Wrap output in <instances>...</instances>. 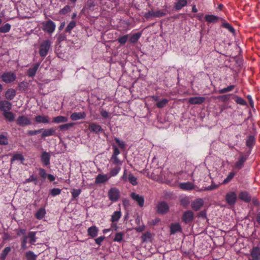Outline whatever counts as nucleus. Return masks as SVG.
<instances>
[{
  "mask_svg": "<svg viewBox=\"0 0 260 260\" xmlns=\"http://www.w3.org/2000/svg\"><path fill=\"white\" fill-rule=\"evenodd\" d=\"M51 42L49 40H47L42 42L40 45L39 54L41 56L45 57L48 54L50 48Z\"/></svg>",
  "mask_w": 260,
  "mask_h": 260,
  "instance_id": "obj_1",
  "label": "nucleus"
},
{
  "mask_svg": "<svg viewBox=\"0 0 260 260\" xmlns=\"http://www.w3.org/2000/svg\"><path fill=\"white\" fill-rule=\"evenodd\" d=\"M109 200L113 202H117L120 196L119 190L116 187H111L108 192Z\"/></svg>",
  "mask_w": 260,
  "mask_h": 260,
  "instance_id": "obj_2",
  "label": "nucleus"
},
{
  "mask_svg": "<svg viewBox=\"0 0 260 260\" xmlns=\"http://www.w3.org/2000/svg\"><path fill=\"white\" fill-rule=\"evenodd\" d=\"M43 29L49 34H52L55 30V24L51 20L43 22Z\"/></svg>",
  "mask_w": 260,
  "mask_h": 260,
  "instance_id": "obj_3",
  "label": "nucleus"
},
{
  "mask_svg": "<svg viewBox=\"0 0 260 260\" xmlns=\"http://www.w3.org/2000/svg\"><path fill=\"white\" fill-rule=\"evenodd\" d=\"M2 80L6 83H9L15 80L16 76L15 73L11 72H5L1 76Z\"/></svg>",
  "mask_w": 260,
  "mask_h": 260,
  "instance_id": "obj_4",
  "label": "nucleus"
},
{
  "mask_svg": "<svg viewBox=\"0 0 260 260\" xmlns=\"http://www.w3.org/2000/svg\"><path fill=\"white\" fill-rule=\"evenodd\" d=\"M247 159V157L246 155L241 154L238 160L233 166L234 169L238 171L241 169L244 166V162L246 161Z\"/></svg>",
  "mask_w": 260,
  "mask_h": 260,
  "instance_id": "obj_5",
  "label": "nucleus"
},
{
  "mask_svg": "<svg viewBox=\"0 0 260 260\" xmlns=\"http://www.w3.org/2000/svg\"><path fill=\"white\" fill-rule=\"evenodd\" d=\"M237 194L233 191L228 192L225 196V200L229 205H234L237 200Z\"/></svg>",
  "mask_w": 260,
  "mask_h": 260,
  "instance_id": "obj_6",
  "label": "nucleus"
},
{
  "mask_svg": "<svg viewBox=\"0 0 260 260\" xmlns=\"http://www.w3.org/2000/svg\"><path fill=\"white\" fill-rule=\"evenodd\" d=\"M131 197L136 202L139 206L141 207H143L144 204V198L143 196H140L135 192L131 193Z\"/></svg>",
  "mask_w": 260,
  "mask_h": 260,
  "instance_id": "obj_7",
  "label": "nucleus"
},
{
  "mask_svg": "<svg viewBox=\"0 0 260 260\" xmlns=\"http://www.w3.org/2000/svg\"><path fill=\"white\" fill-rule=\"evenodd\" d=\"M110 178L109 174H99L95 178V183L96 184L104 183L109 180Z\"/></svg>",
  "mask_w": 260,
  "mask_h": 260,
  "instance_id": "obj_8",
  "label": "nucleus"
},
{
  "mask_svg": "<svg viewBox=\"0 0 260 260\" xmlns=\"http://www.w3.org/2000/svg\"><path fill=\"white\" fill-rule=\"evenodd\" d=\"M194 214L191 211L185 212L182 216V220L186 223H189L193 219Z\"/></svg>",
  "mask_w": 260,
  "mask_h": 260,
  "instance_id": "obj_9",
  "label": "nucleus"
},
{
  "mask_svg": "<svg viewBox=\"0 0 260 260\" xmlns=\"http://www.w3.org/2000/svg\"><path fill=\"white\" fill-rule=\"evenodd\" d=\"M88 129L91 132H93L95 134H99L104 131L103 129L102 128V126L95 123H90L89 125Z\"/></svg>",
  "mask_w": 260,
  "mask_h": 260,
  "instance_id": "obj_10",
  "label": "nucleus"
},
{
  "mask_svg": "<svg viewBox=\"0 0 260 260\" xmlns=\"http://www.w3.org/2000/svg\"><path fill=\"white\" fill-rule=\"evenodd\" d=\"M86 114L84 112H74L71 116L70 118L73 121H76L85 118Z\"/></svg>",
  "mask_w": 260,
  "mask_h": 260,
  "instance_id": "obj_11",
  "label": "nucleus"
},
{
  "mask_svg": "<svg viewBox=\"0 0 260 260\" xmlns=\"http://www.w3.org/2000/svg\"><path fill=\"white\" fill-rule=\"evenodd\" d=\"M250 255L252 259H260V248L258 246L253 247L250 251Z\"/></svg>",
  "mask_w": 260,
  "mask_h": 260,
  "instance_id": "obj_12",
  "label": "nucleus"
},
{
  "mask_svg": "<svg viewBox=\"0 0 260 260\" xmlns=\"http://www.w3.org/2000/svg\"><path fill=\"white\" fill-rule=\"evenodd\" d=\"M17 123L20 126H25L30 124L31 122L29 118L25 116H19L17 119Z\"/></svg>",
  "mask_w": 260,
  "mask_h": 260,
  "instance_id": "obj_13",
  "label": "nucleus"
},
{
  "mask_svg": "<svg viewBox=\"0 0 260 260\" xmlns=\"http://www.w3.org/2000/svg\"><path fill=\"white\" fill-rule=\"evenodd\" d=\"M205 98L203 96H194L189 99L188 103L192 105L201 104L204 102Z\"/></svg>",
  "mask_w": 260,
  "mask_h": 260,
  "instance_id": "obj_14",
  "label": "nucleus"
},
{
  "mask_svg": "<svg viewBox=\"0 0 260 260\" xmlns=\"http://www.w3.org/2000/svg\"><path fill=\"white\" fill-rule=\"evenodd\" d=\"M203 204L204 202L202 199H198L192 203L191 208L194 211H198L203 206Z\"/></svg>",
  "mask_w": 260,
  "mask_h": 260,
  "instance_id": "obj_15",
  "label": "nucleus"
},
{
  "mask_svg": "<svg viewBox=\"0 0 260 260\" xmlns=\"http://www.w3.org/2000/svg\"><path fill=\"white\" fill-rule=\"evenodd\" d=\"M157 208L159 213L164 214L168 211L169 207L167 203L162 202L158 204Z\"/></svg>",
  "mask_w": 260,
  "mask_h": 260,
  "instance_id": "obj_16",
  "label": "nucleus"
},
{
  "mask_svg": "<svg viewBox=\"0 0 260 260\" xmlns=\"http://www.w3.org/2000/svg\"><path fill=\"white\" fill-rule=\"evenodd\" d=\"M50 155L47 152L44 151L41 156V160L43 165L47 166L50 164Z\"/></svg>",
  "mask_w": 260,
  "mask_h": 260,
  "instance_id": "obj_17",
  "label": "nucleus"
},
{
  "mask_svg": "<svg viewBox=\"0 0 260 260\" xmlns=\"http://www.w3.org/2000/svg\"><path fill=\"white\" fill-rule=\"evenodd\" d=\"M170 234L171 235L175 234L177 232H182V228L180 224L178 223H173L170 226Z\"/></svg>",
  "mask_w": 260,
  "mask_h": 260,
  "instance_id": "obj_18",
  "label": "nucleus"
},
{
  "mask_svg": "<svg viewBox=\"0 0 260 260\" xmlns=\"http://www.w3.org/2000/svg\"><path fill=\"white\" fill-rule=\"evenodd\" d=\"M12 108V105L10 102L7 101H3L0 102V110L5 112L9 111Z\"/></svg>",
  "mask_w": 260,
  "mask_h": 260,
  "instance_id": "obj_19",
  "label": "nucleus"
},
{
  "mask_svg": "<svg viewBox=\"0 0 260 260\" xmlns=\"http://www.w3.org/2000/svg\"><path fill=\"white\" fill-rule=\"evenodd\" d=\"M111 168H110V172L109 173V176L111 177L116 176L120 171L121 167L117 165H111Z\"/></svg>",
  "mask_w": 260,
  "mask_h": 260,
  "instance_id": "obj_20",
  "label": "nucleus"
},
{
  "mask_svg": "<svg viewBox=\"0 0 260 260\" xmlns=\"http://www.w3.org/2000/svg\"><path fill=\"white\" fill-rule=\"evenodd\" d=\"M179 187L183 190H189L193 188L194 184L193 183L190 182L181 183L179 184Z\"/></svg>",
  "mask_w": 260,
  "mask_h": 260,
  "instance_id": "obj_21",
  "label": "nucleus"
},
{
  "mask_svg": "<svg viewBox=\"0 0 260 260\" xmlns=\"http://www.w3.org/2000/svg\"><path fill=\"white\" fill-rule=\"evenodd\" d=\"M40 66V63H37L34 64L31 68H30L27 71V75L31 77L35 76L37 70Z\"/></svg>",
  "mask_w": 260,
  "mask_h": 260,
  "instance_id": "obj_22",
  "label": "nucleus"
},
{
  "mask_svg": "<svg viewBox=\"0 0 260 260\" xmlns=\"http://www.w3.org/2000/svg\"><path fill=\"white\" fill-rule=\"evenodd\" d=\"M98 232V228L95 225L90 226L87 230L88 235L91 237H96Z\"/></svg>",
  "mask_w": 260,
  "mask_h": 260,
  "instance_id": "obj_23",
  "label": "nucleus"
},
{
  "mask_svg": "<svg viewBox=\"0 0 260 260\" xmlns=\"http://www.w3.org/2000/svg\"><path fill=\"white\" fill-rule=\"evenodd\" d=\"M36 121L39 123H48L50 122L48 116L39 115L35 118Z\"/></svg>",
  "mask_w": 260,
  "mask_h": 260,
  "instance_id": "obj_24",
  "label": "nucleus"
},
{
  "mask_svg": "<svg viewBox=\"0 0 260 260\" xmlns=\"http://www.w3.org/2000/svg\"><path fill=\"white\" fill-rule=\"evenodd\" d=\"M42 131L43 132L42 134V137L51 136L54 135L55 133V130L53 128L45 129H43Z\"/></svg>",
  "mask_w": 260,
  "mask_h": 260,
  "instance_id": "obj_25",
  "label": "nucleus"
},
{
  "mask_svg": "<svg viewBox=\"0 0 260 260\" xmlns=\"http://www.w3.org/2000/svg\"><path fill=\"white\" fill-rule=\"evenodd\" d=\"M239 198L246 202H249L251 200V197L246 191H242L239 195Z\"/></svg>",
  "mask_w": 260,
  "mask_h": 260,
  "instance_id": "obj_26",
  "label": "nucleus"
},
{
  "mask_svg": "<svg viewBox=\"0 0 260 260\" xmlns=\"http://www.w3.org/2000/svg\"><path fill=\"white\" fill-rule=\"evenodd\" d=\"M68 118L67 117L63 116H58L55 117L52 119V122L55 123H60L66 122L68 121Z\"/></svg>",
  "mask_w": 260,
  "mask_h": 260,
  "instance_id": "obj_27",
  "label": "nucleus"
},
{
  "mask_svg": "<svg viewBox=\"0 0 260 260\" xmlns=\"http://www.w3.org/2000/svg\"><path fill=\"white\" fill-rule=\"evenodd\" d=\"M16 95V91L14 89H9L5 93L6 98L8 100H12Z\"/></svg>",
  "mask_w": 260,
  "mask_h": 260,
  "instance_id": "obj_28",
  "label": "nucleus"
},
{
  "mask_svg": "<svg viewBox=\"0 0 260 260\" xmlns=\"http://www.w3.org/2000/svg\"><path fill=\"white\" fill-rule=\"evenodd\" d=\"M187 0H178L175 5V8L177 10H181L183 7L186 6Z\"/></svg>",
  "mask_w": 260,
  "mask_h": 260,
  "instance_id": "obj_29",
  "label": "nucleus"
},
{
  "mask_svg": "<svg viewBox=\"0 0 260 260\" xmlns=\"http://www.w3.org/2000/svg\"><path fill=\"white\" fill-rule=\"evenodd\" d=\"M111 165H117L121 167L123 161L120 160L118 156H111L110 159Z\"/></svg>",
  "mask_w": 260,
  "mask_h": 260,
  "instance_id": "obj_30",
  "label": "nucleus"
},
{
  "mask_svg": "<svg viewBox=\"0 0 260 260\" xmlns=\"http://www.w3.org/2000/svg\"><path fill=\"white\" fill-rule=\"evenodd\" d=\"M46 214V210L45 208H41L39 209L35 214V217L38 219H42Z\"/></svg>",
  "mask_w": 260,
  "mask_h": 260,
  "instance_id": "obj_31",
  "label": "nucleus"
},
{
  "mask_svg": "<svg viewBox=\"0 0 260 260\" xmlns=\"http://www.w3.org/2000/svg\"><path fill=\"white\" fill-rule=\"evenodd\" d=\"M121 216L120 211H115L111 216V220L112 222H117L119 220Z\"/></svg>",
  "mask_w": 260,
  "mask_h": 260,
  "instance_id": "obj_32",
  "label": "nucleus"
},
{
  "mask_svg": "<svg viewBox=\"0 0 260 260\" xmlns=\"http://www.w3.org/2000/svg\"><path fill=\"white\" fill-rule=\"evenodd\" d=\"M141 239L143 242L151 241L152 239V234L149 232H145L142 235Z\"/></svg>",
  "mask_w": 260,
  "mask_h": 260,
  "instance_id": "obj_33",
  "label": "nucleus"
},
{
  "mask_svg": "<svg viewBox=\"0 0 260 260\" xmlns=\"http://www.w3.org/2000/svg\"><path fill=\"white\" fill-rule=\"evenodd\" d=\"M15 160H20L22 162L24 160V156L20 153L14 154L11 159V163H13Z\"/></svg>",
  "mask_w": 260,
  "mask_h": 260,
  "instance_id": "obj_34",
  "label": "nucleus"
},
{
  "mask_svg": "<svg viewBox=\"0 0 260 260\" xmlns=\"http://www.w3.org/2000/svg\"><path fill=\"white\" fill-rule=\"evenodd\" d=\"M11 250V248L10 247H7L4 248L2 252L0 253V258L4 260L5 259L8 254Z\"/></svg>",
  "mask_w": 260,
  "mask_h": 260,
  "instance_id": "obj_35",
  "label": "nucleus"
},
{
  "mask_svg": "<svg viewBox=\"0 0 260 260\" xmlns=\"http://www.w3.org/2000/svg\"><path fill=\"white\" fill-rule=\"evenodd\" d=\"M205 20L208 22H215L218 20V17L213 15H206L205 16Z\"/></svg>",
  "mask_w": 260,
  "mask_h": 260,
  "instance_id": "obj_36",
  "label": "nucleus"
},
{
  "mask_svg": "<svg viewBox=\"0 0 260 260\" xmlns=\"http://www.w3.org/2000/svg\"><path fill=\"white\" fill-rule=\"evenodd\" d=\"M4 116L6 118V119L9 121H13L14 119V115L11 112L5 111L4 112Z\"/></svg>",
  "mask_w": 260,
  "mask_h": 260,
  "instance_id": "obj_37",
  "label": "nucleus"
},
{
  "mask_svg": "<svg viewBox=\"0 0 260 260\" xmlns=\"http://www.w3.org/2000/svg\"><path fill=\"white\" fill-rule=\"evenodd\" d=\"M74 125V123L71 122L64 124H61L59 126V128L61 131H67L71 127H73Z\"/></svg>",
  "mask_w": 260,
  "mask_h": 260,
  "instance_id": "obj_38",
  "label": "nucleus"
},
{
  "mask_svg": "<svg viewBox=\"0 0 260 260\" xmlns=\"http://www.w3.org/2000/svg\"><path fill=\"white\" fill-rule=\"evenodd\" d=\"M25 256L27 260H36L37 257V255L31 251L26 252Z\"/></svg>",
  "mask_w": 260,
  "mask_h": 260,
  "instance_id": "obj_39",
  "label": "nucleus"
},
{
  "mask_svg": "<svg viewBox=\"0 0 260 260\" xmlns=\"http://www.w3.org/2000/svg\"><path fill=\"white\" fill-rule=\"evenodd\" d=\"M11 26L9 23H6L0 27V32L6 33L10 31Z\"/></svg>",
  "mask_w": 260,
  "mask_h": 260,
  "instance_id": "obj_40",
  "label": "nucleus"
},
{
  "mask_svg": "<svg viewBox=\"0 0 260 260\" xmlns=\"http://www.w3.org/2000/svg\"><path fill=\"white\" fill-rule=\"evenodd\" d=\"M169 102V101L166 99H163L161 100L158 101L156 105L157 108H162L164 107Z\"/></svg>",
  "mask_w": 260,
  "mask_h": 260,
  "instance_id": "obj_41",
  "label": "nucleus"
},
{
  "mask_svg": "<svg viewBox=\"0 0 260 260\" xmlns=\"http://www.w3.org/2000/svg\"><path fill=\"white\" fill-rule=\"evenodd\" d=\"M76 22L73 20L71 21L69 24L68 25L66 28V31L67 32L70 33L72 30L76 26Z\"/></svg>",
  "mask_w": 260,
  "mask_h": 260,
  "instance_id": "obj_42",
  "label": "nucleus"
},
{
  "mask_svg": "<svg viewBox=\"0 0 260 260\" xmlns=\"http://www.w3.org/2000/svg\"><path fill=\"white\" fill-rule=\"evenodd\" d=\"M234 88H235V85H230L226 88H224L219 90L218 92L219 93H220V94L224 93H226L228 92L231 91L232 90H233L234 89Z\"/></svg>",
  "mask_w": 260,
  "mask_h": 260,
  "instance_id": "obj_43",
  "label": "nucleus"
},
{
  "mask_svg": "<svg viewBox=\"0 0 260 260\" xmlns=\"http://www.w3.org/2000/svg\"><path fill=\"white\" fill-rule=\"evenodd\" d=\"M128 180L133 185H136L138 184L137 178L131 173L128 174Z\"/></svg>",
  "mask_w": 260,
  "mask_h": 260,
  "instance_id": "obj_44",
  "label": "nucleus"
},
{
  "mask_svg": "<svg viewBox=\"0 0 260 260\" xmlns=\"http://www.w3.org/2000/svg\"><path fill=\"white\" fill-rule=\"evenodd\" d=\"M8 144L7 136L4 134L0 135V145H7Z\"/></svg>",
  "mask_w": 260,
  "mask_h": 260,
  "instance_id": "obj_45",
  "label": "nucleus"
},
{
  "mask_svg": "<svg viewBox=\"0 0 260 260\" xmlns=\"http://www.w3.org/2000/svg\"><path fill=\"white\" fill-rule=\"evenodd\" d=\"M114 140L119 148H120L121 149H125V148L126 144L123 141L117 138H115Z\"/></svg>",
  "mask_w": 260,
  "mask_h": 260,
  "instance_id": "obj_46",
  "label": "nucleus"
},
{
  "mask_svg": "<svg viewBox=\"0 0 260 260\" xmlns=\"http://www.w3.org/2000/svg\"><path fill=\"white\" fill-rule=\"evenodd\" d=\"M123 234L122 233H117L115 234L113 241L115 242H120L123 240Z\"/></svg>",
  "mask_w": 260,
  "mask_h": 260,
  "instance_id": "obj_47",
  "label": "nucleus"
},
{
  "mask_svg": "<svg viewBox=\"0 0 260 260\" xmlns=\"http://www.w3.org/2000/svg\"><path fill=\"white\" fill-rule=\"evenodd\" d=\"M235 173L234 172H230L227 177L223 180V184H227L235 176Z\"/></svg>",
  "mask_w": 260,
  "mask_h": 260,
  "instance_id": "obj_48",
  "label": "nucleus"
},
{
  "mask_svg": "<svg viewBox=\"0 0 260 260\" xmlns=\"http://www.w3.org/2000/svg\"><path fill=\"white\" fill-rule=\"evenodd\" d=\"M141 36V33H136V34L133 35L132 36V37H131L130 41L132 43L136 42L139 40V39L140 38Z\"/></svg>",
  "mask_w": 260,
  "mask_h": 260,
  "instance_id": "obj_49",
  "label": "nucleus"
},
{
  "mask_svg": "<svg viewBox=\"0 0 260 260\" xmlns=\"http://www.w3.org/2000/svg\"><path fill=\"white\" fill-rule=\"evenodd\" d=\"M71 11V8L69 6L66 5L59 11V14L61 15H65Z\"/></svg>",
  "mask_w": 260,
  "mask_h": 260,
  "instance_id": "obj_50",
  "label": "nucleus"
},
{
  "mask_svg": "<svg viewBox=\"0 0 260 260\" xmlns=\"http://www.w3.org/2000/svg\"><path fill=\"white\" fill-rule=\"evenodd\" d=\"M235 102L239 105L245 106L246 105V101L244 100L243 98L239 96H236L235 99Z\"/></svg>",
  "mask_w": 260,
  "mask_h": 260,
  "instance_id": "obj_51",
  "label": "nucleus"
},
{
  "mask_svg": "<svg viewBox=\"0 0 260 260\" xmlns=\"http://www.w3.org/2000/svg\"><path fill=\"white\" fill-rule=\"evenodd\" d=\"M155 17H161L166 15V12L164 10H157L154 11Z\"/></svg>",
  "mask_w": 260,
  "mask_h": 260,
  "instance_id": "obj_52",
  "label": "nucleus"
},
{
  "mask_svg": "<svg viewBox=\"0 0 260 260\" xmlns=\"http://www.w3.org/2000/svg\"><path fill=\"white\" fill-rule=\"evenodd\" d=\"M81 192V190L80 189H73V191L71 192V193L73 198L75 199L79 196Z\"/></svg>",
  "mask_w": 260,
  "mask_h": 260,
  "instance_id": "obj_53",
  "label": "nucleus"
},
{
  "mask_svg": "<svg viewBox=\"0 0 260 260\" xmlns=\"http://www.w3.org/2000/svg\"><path fill=\"white\" fill-rule=\"evenodd\" d=\"M61 193V189L59 188H54L50 190V193L52 196L54 197L60 194Z\"/></svg>",
  "mask_w": 260,
  "mask_h": 260,
  "instance_id": "obj_54",
  "label": "nucleus"
},
{
  "mask_svg": "<svg viewBox=\"0 0 260 260\" xmlns=\"http://www.w3.org/2000/svg\"><path fill=\"white\" fill-rule=\"evenodd\" d=\"M35 235L36 233L34 232H30L28 233V236L30 238V243H34L36 242Z\"/></svg>",
  "mask_w": 260,
  "mask_h": 260,
  "instance_id": "obj_55",
  "label": "nucleus"
},
{
  "mask_svg": "<svg viewBox=\"0 0 260 260\" xmlns=\"http://www.w3.org/2000/svg\"><path fill=\"white\" fill-rule=\"evenodd\" d=\"M127 39H128V36L124 35V36H123L122 37L118 38V41L121 44H124L126 42Z\"/></svg>",
  "mask_w": 260,
  "mask_h": 260,
  "instance_id": "obj_56",
  "label": "nucleus"
},
{
  "mask_svg": "<svg viewBox=\"0 0 260 260\" xmlns=\"http://www.w3.org/2000/svg\"><path fill=\"white\" fill-rule=\"evenodd\" d=\"M32 181L35 182V184H37L38 183V180L36 177L34 175H31L28 179L25 180L24 183H28Z\"/></svg>",
  "mask_w": 260,
  "mask_h": 260,
  "instance_id": "obj_57",
  "label": "nucleus"
},
{
  "mask_svg": "<svg viewBox=\"0 0 260 260\" xmlns=\"http://www.w3.org/2000/svg\"><path fill=\"white\" fill-rule=\"evenodd\" d=\"M27 237L26 236H25L23 238L22 242H21V248L23 250H25L27 248Z\"/></svg>",
  "mask_w": 260,
  "mask_h": 260,
  "instance_id": "obj_58",
  "label": "nucleus"
},
{
  "mask_svg": "<svg viewBox=\"0 0 260 260\" xmlns=\"http://www.w3.org/2000/svg\"><path fill=\"white\" fill-rule=\"evenodd\" d=\"M112 148L113 149V152L112 155V156H118V155L120 153V152L117 147L115 145H112Z\"/></svg>",
  "mask_w": 260,
  "mask_h": 260,
  "instance_id": "obj_59",
  "label": "nucleus"
},
{
  "mask_svg": "<svg viewBox=\"0 0 260 260\" xmlns=\"http://www.w3.org/2000/svg\"><path fill=\"white\" fill-rule=\"evenodd\" d=\"M223 26L225 28H227L231 32H234L235 31V29L234 28V27L229 23H223Z\"/></svg>",
  "mask_w": 260,
  "mask_h": 260,
  "instance_id": "obj_60",
  "label": "nucleus"
},
{
  "mask_svg": "<svg viewBox=\"0 0 260 260\" xmlns=\"http://www.w3.org/2000/svg\"><path fill=\"white\" fill-rule=\"evenodd\" d=\"M39 171L40 176L43 179H45L47 175L46 171L43 168H40Z\"/></svg>",
  "mask_w": 260,
  "mask_h": 260,
  "instance_id": "obj_61",
  "label": "nucleus"
},
{
  "mask_svg": "<svg viewBox=\"0 0 260 260\" xmlns=\"http://www.w3.org/2000/svg\"><path fill=\"white\" fill-rule=\"evenodd\" d=\"M144 17L147 19H149L151 17H155L154 11H151L146 13L144 14Z\"/></svg>",
  "mask_w": 260,
  "mask_h": 260,
  "instance_id": "obj_62",
  "label": "nucleus"
},
{
  "mask_svg": "<svg viewBox=\"0 0 260 260\" xmlns=\"http://www.w3.org/2000/svg\"><path fill=\"white\" fill-rule=\"evenodd\" d=\"M254 144V139L252 137H250L246 141V145L247 146L250 147Z\"/></svg>",
  "mask_w": 260,
  "mask_h": 260,
  "instance_id": "obj_63",
  "label": "nucleus"
},
{
  "mask_svg": "<svg viewBox=\"0 0 260 260\" xmlns=\"http://www.w3.org/2000/svg\"><path fill=\"white\" fill-rule=\"evenodd\" d=\"M105 237L104 236L99 237L98 238L95 239V242L97 244L100 245L104 241V240L105 239Z\"/></svg>",
  "mask_w": 260,
  "mask_h": 260,
  "instance_id": "obj_64",
  "label": "nucleus"
}]
</instances>
